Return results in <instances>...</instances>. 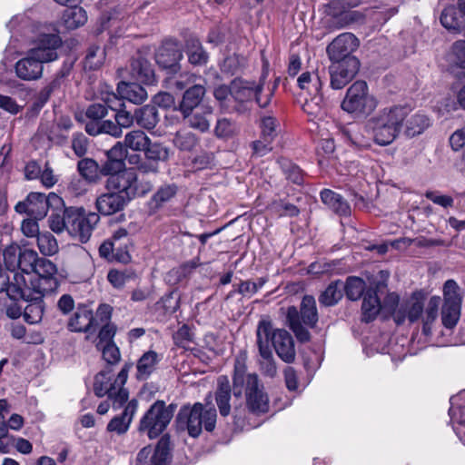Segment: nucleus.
I'll return each mask as SVG.
<instances>
[{
	"instance_id": "1",
	"label": "nucleus",
	"mask_w": 465,
	"mask_h": 465,
	"mask_svg": "<svg viewBox=\"0 0 465 465\" xmlns=\"http://www.w3.org/2000/svg\"><path fill=\"white\" fill-rule=\"evenodd\" d=\"M425 300L426 294L423 291H415L407 301L399 305V296L389 293L385 299V306L392 311V318L397 325L403 324L406 319L411 323L421 319L422 332L429 336L431 334V325L438 318L441 299L440 296L430 297L424 311Z\"/></svg>"
},
{
	"instance_id": "2",
	"label": "nucleus",
	"mask_w": 465,
	"mask_h": 465,
	"mask_svg": "<svg viewBox=\"0 0 465 465\" xmlns=\"http://www.w3.org/2000/svg\"><path fill=\"white\" fill-rule=\"evenodd\" d=\"M232 388L235 398L245 395L247 410L256 415L265 414L270 410L269 396L259 376L247 372L244 358H236L232 372Z\"/></svg>"
},
{
	"instance_id": "3",
	"label": "nucleus",
	"mask_w": 465,
	"mask_h": 465,
	"mask_svg": "<svg viewBox=\"0 0 465 465\" xmlns=\"http://www.w3.org/2000/svg\"><path fill=\"white\" fill-rule=\"evenodd\" d=\"M217 411L212 403V393L205 398V404L195 402L193 405L182 406L175 417L174 424L178 431H187L189 436L197 438L204 427L212 432L215 429Z\"/></svg>"
},
{
	"instance_id": "4",
	"label": "nucleus",
	"mask_w": 465,
	"mask_h": 465,
	"mask_svg": "<svg viewBox=\"0 0 465 465\" xmlns=\"http://www.w3.org/2000/svg\"><path fill=\"white\" fill-rule=\"evenodd\" d=\"M411 111L407 105H393L383 108L370 118L367 126L372 133L374 143L381 146L392 143L401 134Z\"/></svg>"
},
{
	"instance_id": "5",
	"label": "nucleus",
	"mask_w": 465,
	"mask_h": 465,
	"mask_svg": "<svg viewBox=\"0 0 465 465\" xmlns=\"http://www.w3.org/2000/svg\"><path fill=\"white\" fill-rule=\"evenodd\" d=\"M129 73L134 81L118 84L116 90L119 97L114 94L104 101V104L107 106V110L110 109L116 114L118 109L125 106L121 102L123 99L134 104H142L145 99V90L143 87L145 84L144 58L142 54H138V57L131 60Z\"/></svg>"
},
{
	"instance_id": "6",
	"label": "nucleus",
	"mask_w": 465,
	"mask_h": 465,
	"mask_svg": "<svg viewBox=\"0 0 465 465\" xmlns=\"http://www.w3.org/2000/svg\"><path fill=\"white\" fill-rule=\"evenodd\" d=\"M286 321L296 339L302 342L311 340V333L307 328L314 329L319 322V313L316 300L312 295H304L300 309L290 306L286 312Z\"/></svg>"
},
{
	"instance_id": "7",
	"label": "nucleus",
	"mask_w": 465,
	"mask_h": 465,
	"mask_svg": "<svg viewBox=\"0 0 465 465\" xmlns=\"http://www.w3.org/2000/svg\"><path fill=\"white\" fill-rule=\"evenodd\" d=\"M132 367L133 363H126L115 379H113L110 368L98 372L94 377V394L100 398L107 395L114 409L121 408L128 400L129 393L124 388V385L126 382L128 371Z\"/></svg>"
},
{
	"instance_id": "8",
	"label": "nucleus",
	"mask_w": 465,
	"mask_h": 465,
	"mask_svg": "<svg viewBox=\"0 0 465 465\" xmlns=\"http://www.w3.org/2000/svg\"><path fill=\"white\" fill-rule=\"evenodd\" d=\"M6 294L14 301L30 302L24 310V318L26 322L35 324L42 320L44 314L43 297L45 293L29 288L25 275L19 274V272L15 273Z\"/></svg>"
},
{
	"instance_id": "9",
	"label": "nucleus",
	"mask_w": 465,
	"mask_h": 465,
	"mask_svg": "<svg viewBox=\"0 0 465 465\" xmlns=\"http://www.w3.org/2000/svg\"><path fill=\"white\" fill-rule=\"evenodd\" d=\"M377 99L369 93L365 81L354 82L346 91L341 107L356 117H367L377 107Z\"/></svg>"
},
{
	"instance_id": "10",
	"label": "nucleus",
	"mask_w": 465,
	"mask_h": 465,
	"mask_svg": "<svg viewBox=\"0 0 465 465\" xmlns=\"http://www.w3.org/2000/svg\"><path fill=\"white\" fill-rule=\"evenodd\" d=\"M68 232L71 236L77 239L82 243L87 242L93 233L94 229L100 221V217L95 213L85 214L84 208L69 207Z\"/></svg>"
},
{
	"instance_id": "11",
	"label": "nucleus",
	"mask_w": 465,
	"mask_h": 465,
	"mask_svg": "<svg viewBox=\"0 0 465 465\" xmlns=\"http://www.w3.org/2000/svg\"><path fill=\"white\" fill-rule=\"evenodd\" d=\"M264 79L262 78L258 83L248 81L242 78H234L232 81V98L240 104L249 103L255 100L257 104L265 108L271 103L272 92L262 96L263 90Z\"/></svg>"
},
{
	"instance_id": "12",
	"label": "nucleus",
	"mask_w": 465,
	"mask_h": 465,
	"mask_svg": "<svg viewBox=\"0 0 465 465\" xmlns=\"http://www.w3.org/2000/svg\"><path fill=\"white\" fill-rule=\"evenodd\" d=\"M35 266V275L26 279L29 288L45 293L54 292L59 285L56 265L46 258H40Z\"/></svg>"
},
{
	"instance_id": "13",
	"label": "nucleus",
	"mask_w": 465,
	"mask_h": 465,
	"mask_svg": "<svg viewBox=\"0 0 465 465\" xmlns=\"http://www.w3.org/2000/svg\"><path fill=\"white\" fill-rule=\"evenodd\" d=\"M175 409L176 404L174 403L166 406L163 401H156L147 410V435L149 438H156L166 429Z\"/></svg>"
},
{
	"instance_id": "14",
	"label": "nucleus",
	"mask_w": 465,
	"mask_h": 465,
	"mask_svg": "<svg viewBox=\"0 0 465 465\" xmlns=\"http://www.w3.org/2000/svg\"><path fill=\"white\" fill-rule=\"evenodd\" d=\"M52 201L62 203V199L54 193L46 197L45 193H30L25 201L16 203L15 210L35 219H43L46 216Z\"/></svg>"
},
{
	"instance_id": "15",
	"label": "nucleus",
	"mask_w": 465,
	"mask_h": 465,
	"mask_svg": "<svg viewBox=\"0 0 465 465\" xmlns=\"http://www.w3.org/2000/svg\"><path fill=\"white\" fill-rule=\"evenodd\" d=\"M259 322H268L270 325L268 346H270V342H272L277 355L281 360L286 363L293 362L296 357V351L294 347V341L290 332L284 329L273 330L272 321L268 318L262 319Z\"/></svg>"
},
{
	"instance_id": "16",
	"label": "nucleus",
	"mask_w": 465,
	"mask_h": 465,
	"mask_svg": "<svg viewBox=\"0 0 465 465\" xmlns=\"http://www.w3.org/2000/svg\"><path fill=\"white\" fill-rule=\"evenodd\" d=\"M135 167L127 168L119 174L111 175L106 180V189L131 201L138 193V180Z\"/></svg>"
},
{
	"instance_id": "17",
	"label": "nucleus",
	"mask_w": 465,
	"mask_h": 465,
	"mask_svg": "<svg viewBox=\"0 0 465 465\" xmlns=\"http://www.w3.org/2000/svg\"><path fill=\"white\" fill-rule=\"evenodd\" d=\"M360 45L359 39L351 33H342L336 36L326 48V53L331 62H341L357 58L352 54Z\"/></svg>"
},
{
	"instance_id": "18",
	"label": "nucleus",
	"mask_w": 465,
	"mask_h": 465,
	"mask_svg": "<svg viewBox=\"0 0 465 465\" xmlns=\"http://www.w3.org/2000/svg\"><path fill=\"white\" fill-rule=\"evenodd\" d=\"M124 146L128 163L137 170L145 172V133L134 130L128 133L124 138Z\"/></svg>"
},
{
	"instance_id": "19",
	"label": "nucleus",
	"mask_w": 465,
	"mask_h": 465,
	"mask_svg": "<svg viewBox=\"0 0 465 465\" xmlns=\"http://www.w3.org/2000/svg\"><path fill=\"white\" fill-rule=\"evenodd\" d=\"M361 63L358 58H351L341 62H331L329 66L331 86L340 90L348 84L358 74Z\"/></svg>"
},
{
	"instance_id": "20",
	"label": "nucleus",
	"mask_w": 465,
	"mask_h": 465,
	"mask_svg": "<svg viewBox=\"0 0 465 465\" xmlns=\"http://www.w3.org/2000/svg\"><path fill=\"white\" fill-rule=\"evenodd\" d=\"M269 328L270 325L268 322L258 323L256 330V343L259 354L262 358V361H260L261 370L264 375L273 378L277 373V367L271 347L268 346Z\"/></svg>"
},
{
	"instance_id": "21",
	"label": "nucleus",
	"mask_w": 465,
	"mask_h": 465,
	"mask_svg": "<svg viewBox=\"0 0 465 465\" xmlns=\"http://www.w3.org/2000/svg\"><path fill=\"white\" fill-rule=\"evenodd\" d=\"M182 58L181 47L178 42L173 39L163 41L155 53V62L157 64L172 74H176L180 70L179 62Z\"/></svg>"
},
{
	"instance_id": "22",
	"label": "nucleus",
	"mask_w": 465,
	"mask_h": 465,
	"mask_svg": "<svg viewBox=\"0 0 465 465\" xmlns=\"http://www.w3.org/2000/svg\"><path fill=\"white\" fill-rule=\"evenodd\" d=\"M62 45V39L56 34L40 35L35 46L28 52L43 64L50 63L58 58L57 49Z\"/></svg>"
},
{
	"instance_id": "23",
	"label": "nucleus",
	"mask_w": 465,
	"mask_h": 465,
	"mask_svg": "<svg viewBox=\"0 0 465 465\" xmlns=\"http://www.w3.org/2000/svg\"><path fill=\"white\" fill-rule=\"evenodd\" d=\"M67 328L74 332L95 331L96 319L93 310L84 304H79L68 320Z\"/></svg>"
},
{
	"instance_id": "24",
	"label": "nucleus",
	"mask_w": 465,
	"mask_h": 465,
	"mask_svg": "<svg viewBox=\"0 0 465 465\" xmlns=\"http://www.w3.org/2000/svg\"><path fill=\"white\" fill-rule=\"evenodd\" d=\"M44 64L27 52L26 55L19 59L15 65L16 76L24 81L38 80L43 75Z\"/></svg>"
},
{
	"instance_id": "25",
	"label": "nucleus",
	"mask_w": 465,
	"mask_h": 465,
	"mask_svg": "<svg viewBox=\"0 0 465 465\" xmlns=\"http://www.w3.org/2000/svg\"><path fill=\"white\" fill-rule=\"evenodd\" d=\"M233 393L232 384L230 383L226 375H220L217 378V386L214 391V399L222 417H227L232 411L231 399Z\"/></svg>"
},
{
	"instance_id": "26",
	"label": "nucleus",
	"mask_w": 465,
	"mask_h": 465,
	"mask_svg": "<svg viewBox=\"0 0 465 465\" xmlns=\"http://www.w3.org/2000/svg\"><path fill=\"white\" fill-rule=\"evenodd\" d=\"M130 201L118 193L109 191L101 194L95 201V206L98 212L103 215H112L124 209Z\"/></svg>"
},
{
	"instance_id": "27",
	"label": "nucleus",
	"mask_w": 465,
	"mask_h": 465,
	"mask_svg": "<svg viewBox=\"0 0 465 465\" xmlns=\"http://www.w3.org/2000/svg\"><path fill=\"white\" fill-rule=\"evenodd\" d=\"M205 93V87L202 84H193L184 91L182 101L178 106V110L183 116H188L193 109L200 105Z\"/></svg>"
},
{
	"instance_id": "28",
	"label": "nucleus",
	"mask_w": 465,
	"mask_h": 465,
	"mask_svg": "<svg viewBox=\"0 0 465 465\" xmlns=\"http://www.w3.org/2000/svg\"><path fill=\"white\" fill-rule=\"evenodd\" d=\"M180 307V294L176 291L170 292L164 295L153 307L156 319L164 321L174 313Z\"/></svg>"
},
{
	"instance_id": "29",
	"label": "nucleus",
	"mask_w": 465,
	"mask_h": 465,
	"mask_svg": "<svg viewBox=\"0 0 465 465\" xmlns=\"http://www.w3.org/2000/svg\"><path fill=\"white\" fill-rule=\"evenodd\" d=\"M327 13L331 16V24L336 29L346 27L355 21L356 13L340 6L338 1H331L328 5Z\"/></svg>"
},
{
	"instance_id": "30",
	"label": "nucleus",
	"mask_w": 465,
	"mask_h": 465,
	"mask_svg": "<svg viewBox=\"0 0 465 465\" xmlns=\"http://www.w3.org/2000/svg\"><path fill=\"white\" fill-rule=\"evenodd\" d=\"M322 202L336 214L341 216L351 215V207L347 201L339 193L330 189L321 192Z\"/></svg>"
},
{
	"instance_id": "31",
	"label": "nucleus",
	"mask_w": 465,
	"mask_h": 465,
	"mask_svg": "<svg viewBox=\"0 0 465 465\" xmlns=\"http://www.w3.org/2000/svg\"><path fill=\"white\" fill-rule=\"evenodd\" d=\"M381 299L372 289H367L362 296L361 321L371 322L374 321L381 312Z\"/></svg>"
},
{
	"instance_id": "32",
	"label": "nucleus",
	"mask_w": 465,
	"mask_h": 465,
	"mask_svg": "<svg viewBox=\"0 0 465 465\" xmlns=\"http://www.w3.org/2000/svg\"><path fill=\"white\" fill-rule=\"evenodd\" d=\"M461 13L454 5L445 7L440 15V21L450 33L460 34L465 29Z\"/></svg>"
},
{
	"instance_id": "33",
	"label": "nucleus",
	"mask_w": 465,
	"mask_h": 465,
	"mask_svg": "<svg viewBox=\"0 0 465 465\" xmlns=\"http://www.w3.org/2000/svg\"><path fill=\"white\" fill-rule=\"evenodd\" d=\"M169 157V150L161 143L152 142L147 137V173L157 172L158 163L165 162Z\"/></svg>"
},
{
	"instance_id": "34",
	"label": "nucleus",
	"mask_w": 465,
	"mask_h": 465,
	"mask_svg": "<svg viewBox=\"0 0 465 465\" xmlns=\"http://www.w3.org/2000/svg\"><path fill=\"white\" fill-rule=\"evenodd\" d=\"M186 54L189 63L194 66H203L208 63L209 54L200 40L195 37H189L186 40Z\"/></svg>"
},
{
	"instance_id": "35",
	"label": "nucleus",
	"mask_w": 465,
	"mask_h": 465,
	"mask_svg": "<svg viewBox=\"0 0 465 465\" xmlns=\"http://www.w3.org/2000/svg\"><path fill=\"white\" fill-rule=\"evenodd\" d=\"M85 132L92 136L102 134H109L114 138H119L123 134V131L112 120H102L101 122H87L85 124Z\"/></svg>"
},
{
	"instance_id": "36",
	"label": "nucleus",
	"mask_w": 465,
	"mask_h": 465,
	"mask_svg": "<svg viewBox=\"0 0 465 465\" xmlns=\"http://www.w3.org/2000/svg\"><path fill=\"white\" fill-rule=\"evenodd\" d=\"M172 444L169 434L163 435L158 440L151 459L152 465H171Z\"/></svg>"
},
{
	"instance_id": "37",
	"label": "nucleus",
	"mask_w": 465,
	"mask_h": 465,
	"mask_svg": "<svg viewBox=\"0 0 465 465\" xmlns=\"http://www.w3.org/2000/svg\"><path fill=\"white\" fill-rule=\"evenodd\" d=\"M200 265L199 259L192 260L183 263L179 267L169 271L165 276V281L170 285L178 284L186 280L194 269Z\"/></svg>"
},
{
	"instance_id": "38",
	"label": "nucleus",
	"mask_w": 465,
	"mask_h": 465,
	"mask_svg": "<svg viewBox=\"0 0 465 465\" xmlns=\"http://www.w3.org/2000/svg\"><path fill=\"white\" fill-rule=\"evenodd\" d=\"M404 134L412 138L422 134L430 125V121L425 114H416L406 118Z\"/></svg>"
},
{
	"instance_id": "39",
	"label": "nucleus",
	"mask_w": 465,
	"mask_h": 465,
	"mask_svg": "<svg viewBox=\"0 0 465 465\" xmlns=\"http://www.w3.org/2000/svg\"><path fill=\"white\" fill-rule=\"evenodd\" d=\"M341 280L331 282L319 295L318 301L320 304L324 307L335 306L343 296L341 290Z\"/></svg>"
},
{
	"instance_id": "40",
	"label": "nucleus",
	"mask_w": 465,
	"mask_h": 465,
	"mask_svg": "<svg viewBox=\"0 0 465 465\" xmlns=\"http://www.w3.org/2000/svg\"><path fill=\"white\" fill-rule=\"evenodd\" d=\"M322 80H320L319 77H315L313 83L315 94H311V99L306 100L303 104V110L308 114L318 115L325 105L323 94L322 93Z\"/></svg>"
},
{
	"instance_id": "41",
	"label": "nucleus",
	"mask_w": 465,
	"mask_h": 465,
	"mask_svg": "<svg viewBox=\"0 0 465 465\" xmlns=\"http://www.w3.org/2000/svg\"><path fill=\"white\" fill-rule=\"evenodd\" d=\"M63 21L67 29L73 30L86 23L87 14L83 7L74 5L64 12Z\"/></svg>"
},
{
	"instance_id": "42",
	"label": "nucleus",
	"mask_w": 465,
	"mask_h": 465,
	"mask_svg": "<svg viewBox=\"0 0 465 465\" xmlns=\"http://www.w3.org/2000/svg\"><path fill=\"white\" fill-rule=\"evenodd\" d=\"M143 106L135 109L134 114L128 111L126 106H124V108L118 109L117 113L114 114V120L116 124L123 131L124 128H129L134 124V119L137 124H140L143 120Z\"/></svg>"
},
{
	"instance_id": "43",
	"label": "nucleus",
	"mask_w": 465,
	"mask_h": 465,
	"mask_svg": "<svg viewBox=\"0 0 465 465\" xmlns=\"http://www.w3.org/2000/svg\"><path fill=\"white\" fill-rule=\"evenodd\" d=\"M366 282L358 276H349L343 286L346 297L351 301H358L367 291Z\"/></svg>"
},
{
	"instance_id": "44",
	"label": "nucleus",
	"mask_w": 465,
	"mask_h": 465,
	"mask_svg": "<svg viewBox=\"0 0 465 465\" xmlns=\"http://www.w3.org/2000/svg\"><path fill=\"white\" fill-rule=\"evenodd\" d=\"M177 193V187L174 184H167L161 186L158 191L153 194L150 203L149 213H155L162 205L170 201Z\"/></svg>"
},
{
	"instance_id": "45",
	"label": "nucleus",
	"mask_w": 465,
	"mask_h": 465,
	"mask_svg": "<svg viewBox=\"0 0 465 465\" xmlns=\"http://www.w3.org/2000/svg\"><path fill=\"white\" fill-rule=\"evenodd\" d=\"M40 257L35 251L27 248H20L17 268L23 272L21 274L24 275V273H25L30 278L35 268V264L37 263Z\"/></svg>"
},
{
	"instance_id": "46",
	"label": "nucleus",
	"mask_w": 465,
	"mask_h": 465,
	"mask_svg": "<svg viewBox=\"0 0 465 465\" xmlns=\"http://www.w3.org/2000/svg\"><path fill=\"white\" fill-rule=\"evenodd\" d=\"M213 113L212 107L205 106L203 112L191 113L188 116H183L190 127L199 130L204 133L210 128V120L208 116H211Z\"/></svg>"
},
{
	"instance_id": "47",
	"label": "nucleus",
	"mask_w": 465,
	"mask_h": 465,
	"mask_svg": "<svg viewBox=\"0 0 465 465\" xmlns=\"http://www.w3.org/2000/svg\"><path fill=\"white\" fill-rule=\"evenodd\" d=\"M278 163L285 178L294 184L301 185L304 181L302 170L294 163L286 158H280Z\"/></svg>"
},
{
	"instance_id": "48",
	"label": "nucleus",
	"mask_w": 465,
	"mask_h": 465,
	"mask_svg": "<svg viewBox=\"0 0 465 465\" xmlns=\"http://www.w3.org/2000/svg\"><path fill=\"white\" fill-rule=\"evenodd\" d=\"M462 294L454 280H447L443 285V304L461 306Z\"/></svg>"
},
{
	"instance_id": "49",
	"label": "nucleus",
	"mask_w": 465,
	"mask_h": 465,
	"mask_svg": "<svg viewBox=\"0 0 465 465\" xmlns=\"http://www.w3.org/2000/svg\"><path fill=\"white\" fill-rule=\"evenodd\" d=\"M36 242L39 251L45 256L54 255L59 250L55 237L49 232L38 234Z\"/></svg>"
},
{
	"instance_id": "50",
	"label": "nucleus",
	"mask_w": 465,
	"mask_h": 465,
	"mask_svg": "<svg viewBox=\"0 0 465 465\" xmlns=\"http://www.w3.org/2000/svg\"><path fill=\"white\" fill-rule=\"evenodd\" d=\"M68 214L69 207H64L59 212L53 213L48 219L50 229L55 233H61L64 231L68 232Z\"/></svg>"
},
{
	"instance_id": "51",
	"label": "nucleus",
	"mask_w": 465,
	"mask_h": 465,
	"mask_svg": "<svg viewBox=\"0 0 465 465\" xmlns=\"http://www.w3.org/2000/svg\"><path fill=\"white\" fill-rule=\"evenodd\" d=\"M77 170L80 175L89 182H95L100 173L98 163L91 158H84L78 162Z\"/></svg>"
},
{
	"instance_id": "52",
	"label": "nucleus",
	"mask_w": 465,
	"mask_h": 465,
	"mask_svg": "<svg viewBox=\"0 0 465 465\" xmlns=\"http://www.w3.org/2000/svg\"><path fill=\"white\" fill-rule=\"evenodd\" d=\"M245 62L246 60L244 56L232 54L223 59V63L220 64V68L223 73L234 75L240 73V71L244 67Z\"/></svg>"
},
{
	"instance_id": "53",
	"label": "nucleus",
	"mask_w": 465,
	"mask_h": 465,
	"mask_svg": "<svg viewBox=\"0 0 465 465\" xmlns=\"http://www.w3.org/2000/svg\"><path fill=\"white\" fill-rule=\"evenodd\" d=\"M104 51H102L98 46L90 47L84 60V70L94 71L99 69L104 63Z\"/></svg>"
},
{
	"instance_id": "54",
	"label": "nucleus",
	"mask_w": 465,
	"mask_h": 465,
	"mask_svg": "<svg viewBox=\"0 0 465 465\" xmlns=\"http://www.w3.org/2000/svg\"><path fill=\"white\" fill-rule=\"evenodd\" d=\"M461 306L442 304L441 322L445 328H454L460 318Z\"/></svg>"
},
{
	"instance_id": "55",
	"label": "nucleus",
	"mask_w": 465,
	"mask_h": 465,
	"mask_svg": "<svg viewBox=\"0 0 465 465\" xmlns=\"http://www.w3.org/2000/svg\"><path fill=\"white\" fill-rule=\"evenodd\" d=\"M173 143L181 151H192L198 143V138L191 132H177Z\"/></svg>"
},
{
	"instance_id": "56",
	"label": "nucleus",
	"mask_w": 465,
	"mask_h": 465,
	"mask_svg": "<svg viewBox=\"0 0 465 465\" xmlns=\"http://www.w3.org/2000/svg\"><path fill=\"white\" fill-rule=\"evenodd\" d=\"M279 123L277 119L272 115L262 116L261 119V136L262 139L273 141L278 134Z\"/></svg>"
},
{
	"instance_id": "57",
	"label": "nucleus",
	"mask_w": 465,
	"mask_h": 465,
	"mask_svg": "<svg viewBox=\"0 0 465 465\" xmlns=\"http://www.w3.org/2000/svg\"><path fill=\"white\" fill-rule=\"evenodd\" d=\"M173 339L176 346L189 350L190 344L193 343L194 334L187 324H183L173 333Z\"/></svg>"
},
{
	"instance_id": "58",
	"label": "nucleus",
	"mask_w": 465,
	"mask_h": 465,
	"mask_svg": "<svg viewBox=\"0 0 465 465\" xmlns=\"http://www.w3.org/2000/svg\"><path fill=\"white\" fill-rule=\"evenodd\" d=\"M125 169L124 161L114 160L107 157L106 161L100 167L99 172L104 176L111 177V175L119 174Z\"/></svg>"
},
{
	"instance_id": "59",
	"label": "nucleus",
	"mask_w": 465,
	"mask_h": 465,
	"mask_svg": "<svg viewBox=\"0 0 465 465\" xmlns=\"http://www.w3.org/2000/svg\"><path fill=\"white\" fill-rule=\"evenodd\" d=\"M116 326L114 323L102 324L98 332L96 347L100 348L107 343H114L113 339L116 333Z\"/></svg>"
},
{
	"instance_id": "60",
	"label": "nucleus",
	"mask_w": 465,
	"mask_h": 465,
	"mask_svg": "<svg viewBox=\"0 0 465 465\" xmlns=\"http://www.w3.org/2000/svg\"><path fill=\"white\" fill-rule=\"evenodd\" d=\"M107 115V106L101 103L90 104L85 111L88 122H101Z\"/></svg>"
},
{
	"instance_id": "61",
	"label": "nucleus",
	"mask_w": 465,
	"mask_h": 465,
	"mask_svg": "<svg viewBox=\"0 0 465 465\" xmlns=\"http://www.w3.org/2000/svg\"><path fill=\"white\" fill-rule=\"evenodd\" d=\"M268 282L267 277H260L257 282L242 281L238 286V292L242 295L254 294Z\"/></svg>"
},
{
	"instance_id": "62",
	"label": "nucleus",
	"mask_w": 465,
	"mask_h": 465,
	"mask_svg": "<svg viewBox=\"0 0 465 465\" xmlns=\"http://www.w3.org/2000/svg\"><path fill=\"white\" fill-rule=\"evenodd\" d=\"M19 251L17 245H9L4 250V262L7 270L14 272L17 269Z\"/></svg>"
},
{
	"instance_id": "63",
	"label": "nucleus",
	"mask_w": 465,
	"mask_h": 465,
	"mask_svg": "<svg viewBox=\"0 0 465 465\" xmlns=\"http://www.w3.org/2000/svg\"><path fill=\"white\" fill-rule=\"evenodd\" d=\"M97 349L102 351L103 358L108 364L113 365L120 361V351L114 342L104 344Z\"/></svg>"
},
{
	"instance_id": "64",
	"label": "nucleus",
	"mask_w": 465,
	"mask_h": 465,
	"mask_svg": "<svg viewBox=\"0 0 465 465\" xmlns=\"http://www.w3.org/2000/svg\"><path fill=\"white\" fill-rule=\"evenodd\" d=\"M72 149L75 155L83 157L88 150V138L83 133H75L72 139Z\"/></svg>"
}]
</instances>
